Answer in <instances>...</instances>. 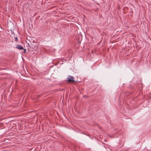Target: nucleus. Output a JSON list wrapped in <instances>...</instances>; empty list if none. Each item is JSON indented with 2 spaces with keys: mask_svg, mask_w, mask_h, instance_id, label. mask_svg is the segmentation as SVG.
Returning a JSON list of instances; mask_svg holds the SVG:
<instances>
[{
  "mask_svg": "<svg viewBox=\"0 0 151 151\" xmlns=\"http://www.w3.org/2000/svg\"><path fill=\"white\" fill-rule=\"evenodd\" d=\"M15 40H16V41H17L18 40V38L17 37H16V38H15Z\"/></svg>",
  "mask_w": 151,
  "mask_h": 151,
  "instance_id": "nucleus-3",
  "label": "nucleus"
},
{
  "mask_svg": "<svg viewBox=\"0 0 151 151\" xmlns=\"http://www.w3.org/2000/svg\"><path fill=\"white\" fill-rule=\"evenodd\" d=\"M16 48L19 50L23 49L24 50V52L25 53L26 52V49H24L22 46L19 45H17L16 46Z\"/></svg>",
  "mask_w": 151,
  "mask_h": 151,
  "instance_id": "nucleus-2",
  "label": "nucleus"
},
{
  "mask_svg": "<svg viewBox=\"0 0 151 151\" xmlns=\"http://www.w3.org/2000/svg\"><path fill=\"white\" fill-rule=\"evenodd\" d=\"M67 80L68 82H72L75 81L74 78L73 76H68V78H67Z\"/></svg>",
  "mask_w": 151,
  "mask_h": 151,
  "instance_id": "nucleus-1",
  "label": "nucleus"
}]
</instances>
